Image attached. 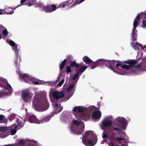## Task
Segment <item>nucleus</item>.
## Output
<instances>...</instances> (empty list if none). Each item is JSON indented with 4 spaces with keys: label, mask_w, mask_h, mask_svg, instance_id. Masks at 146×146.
<instances>
[{
    "label": "nucleus",
    "mask_w": 146,
    "mask_h": 146,
    "mask_svg": "<svg viewBox=\"0 0 146 146\" xmlns=\"http://www.w3.org/2000/svg\"><path fill=\"white\" fill-rule=\"evenodd\" d=\"M1 32H2L4 36H6L8 35V33L7 29L3 26H2L0 30V34L2 35V34H1ZM2 37V35L1 38Z\"/></svg>",
    "instance_id": "25"
},
{
    "label": "nucleus",
    "mask_w": 146,
    "mask_h": 146,
    "mask_svg": "<svg viewBox=\"0 0 146 146\" xmlns=\"http://www.w3.org/2000/svg\"><path fill=\"white\" fill-rule=\"evenodd\" d=\"M3 14L7 15H11L14 12V10H13L12 8L8 7H5L4 9H2Z\"/></svg>",
    "instance_id": "21"
},
{
    "label": "nucleus",
    "mask_w": 146,
    "mask_h": 146,
    "mask_svg": "<svg viewBox=\"0 0 146 146\" xmlns=\"http://www.w3.org/2000/svg\"><path fill=\"white\" fill-rule=\"evenodd\" d=\"M82 141L86 146H94L97 142V137L93 131H87L83 135Z\"/></svg>",
    "instance_id": "5"
},
{
    "label": "nucleus",
    "mask_w": 146,
    "mask_h": 146,
    "mask_svg": "<svg viewBox=\"0 0 146 146\" xmlns=\"http://www.w3.org/2000/svg\"><path fill=\"white\" fill-rule=\"evenodd\" d=\"M142 27L146 29V19H143L142 21Z\"/></svg>",
    "instance_id": "37"
},
{
    "label": "nucleus",
    "mask_w": 146,
    "mask_h": 146,
    "mask_svg": "<svg viewBox=\"0 0 146 146\" xmlns=\"http://www.w3.org/2000/svg\"><path fill=\"white\" fill-rule=\"evenodd\" d=\"M60 120L63 123H69L71 120V116L68 113H63L60 117Z\"/></svg>",
    "instance_id": "17"
},
{
    "label": "nucleus",
    "mask_w": 146,
    "mask_h": 146,
    "mask_svg": "<svg viewBox=\"0 0 146 146\" xmlns=\"http://www.w3.org/2000/svg\"><path fill=\"white\" fill-rule=\"evenodd\" d=\"M31 80V82L30 84L32 83L35 84H39V80L34 77H32Z\"/></svg>",
    "instance_id": "27"
},
{
    "label": "nucleus",
    "mask_w": 146,
    "mask_h": 146,
    "mask_svg": "<svg viewBox=\"0 0 146 146\" xmlns=\"http://www.w3.org/2000/svg\"><path fill=\"white\" fill-rule=\"evenodd\" d=\"M145 61H146V59L145 60Z\"/></svg>",
    "instance_id": "45"
},
{
    "label": "nucleus",
    "mask_w": 146,
    "mask_h": 146,
    "mask_svg": "<svg viewBox=\"0 0 146 146\" xmlns=\"http://www.w3.org/2000/svg\"><path fill=\"white\" fill-rule=\"evenodd\" d=\"M52 105L54 108V112L55 113L60 112L62 109V107L60 104L57 103L55 101L52 102Z\"/></svg>",
    "instance_id": "18"
},
{
    "label": "nucleus",
    "mask_w": 146,
    "mask_h": 146,
    "mask_svg": "<svg viewBox=\"0 0 146 146\" xmlns=\"http://www.w3.org/2000/svg\"><path fill=\"white\" fill-rule=\"evenodd\" d=\"M52 94L53 97L56 99H59L64 96V94L62 91H59L58 90L54 91L52 92L51 90L50 92V95Z\"/></svg>",
    "instance_id": "15"
},
{
    "label": "nucleus",
    "mask_w": 146,
    "mask_h": 146,
    "mask_svg": "<svg viewBox=\"0 0 146 146\" xmlns=\"http://www.w3.org/2000/svg\"><path fill=\"white\" fill-rule=\"evenodd\" d=\"M130 121L129 117H127L126 118L122 117H118L115 119L112 131L113 133L111 134L110 131H106V133L104 132L102 134L103 139L107 138L109 139L108 145L110 146H128L126 143H120L125 142L128 139V137L126 133L122 131L118 127H121V129L125 130L127 128V125Z\"/></svg>",
    "instance_id": "1"
},
{
    "label": "nucleus",
    "mask_w": 146,
    "mask_h": 146,
    "mask_svg": "<svg viewBox=\"0 0 146 146\" xmlns=\"http://www.w3.org/2000/svg\"><path fill=\"white\" fill-rule=\"evenodd\" d=\"M67 60L66 59H65L62 61L60 65L59 75L58 76L57 79L56 80L57 81H59L61 78L62 71L66 63Z\"/></svg>",
    "instance_id": "19"
},
{
    "label": "nucleus",
    "mask_w": 146,
    "mask_h": 146,
    "mask_svg": "<svg viewBox=\"0 0 146 146\" xmlns=\"http://www.w3.org/2000/svg\"><path fill=\"white\" fill-rule=\"evenodd\" d=\"M19 74L20 78L21 80H24L26 83H31V79L32 77L31 76L27 74L20 73L19 71Z\"/></svg>",
    "instance_id": "16"
},
{
    "label": "nucleus",
    "mask_w": 146,
    "mask_h": 146,
    "mask_svg": "<svg viewBox=\"0 0 146 146\" xmlns=\"http://www.w3.org/2000/svg\"><path fill=\"white\" fill-rule=\"evenodd\" d=\"M75 87L76 84L74 82H73L72 83L70 84L67 87L66 90V91L67 92H69L72 90V92L70 95V96L68 97V98H70L72 96L74 93V90H75Z\"/></svg>",
    "instance_id": "20"
},
{
    "label": "nucleus",
    "mask_w": 146,
    "mask_h": 146,
    "mask_svg": "<svg viewBox=\"0 0 146 146\" xmlns=\"http://www.w3.org/2000/svg\"><path fill=\"white\" fill-rule=\"evenodd\" d=\"M69 1H67L63 2L59 4L58 6H57L58 9L59 8H64L70 4Z\"/></svg>",
    "instance_id": "24"
},
{
    "label": "nucleus",
    "mask_w": 146,
    "mask_h": 146,
    "mask_svg": "<svg viewBox=\"0 0 146 146\" xmlns=\"http://www.w3.org/2000/svg\"><path fill=\"white\" fill-rule=\"evenodd\" d=\"M87 66L84 65L80 66L79 69V72L81 73H83L87 68Z\"/></svg>",
    "instance_id": "29"
},
{
    "label": "nucleus",
    "mask_w": 146,
    "mask_h": 146,
    "mask_svg": "<svg viewBox=\"0 0 146 146\" xmlns=\"http://www.w3.org/2000/svg\"><path fill=\"white\" fill-rule=\"evenodd\" d=\"M92 64L90 68V69H93L96 67L97 65V64L96 62V61L95 62H93L92 63Z\"/></svg>",
    "instance_id": "31"
},
{
    "label": "nucleus",
    "mask_w": 146,
    "mask_h": 146,
    "mask_svg": "<svg viewBox=\"0 0 146 146\" xmlns=\"http://www.w3.org/2000/svg\"><path fill=\"white\" fill-rule=\"evenodd\" d=\"M33 96V94L28 90L23 91L21 95V97L23 100L26 102H31Z\"/></svg>",
    "instance_id": "14"
},
{
    "label": "nucleus",
    "mask_w": 146,
    "mask_h": 146,
    "mask_svg": "<svg viewBox=\"0 0 146 146\" xmlns=\"http://www.w3.org/2000/svg\"><path fill=\"white\" fill-rule=\"evenodd\" d=\"M79 77V72L77 71L76 73L71 78V79L72 80H74Z\"/></svg>",
    "instance_id": "34"
},
{
    "label": "nucleus",
    "mask_w": 146,
    "mask_h": 146,
    "mask_svg": "<svg viewBox=\"0 0 146 146\" xmlns=\"http://www.w3.org/2000/svg\"><path fill=\"white\" fill-rule=\"evenodd\" d=\"M146 70V68H145V69L144 70Z\"/></svg>",
    "instance_id": "44"
},
{
    "label": "nucleus",
    "mask_w": 146,
    "mask_h": 146,
    "mask_svg": "<svg viewBox=\"0 0 146 146\" xmlns=\"http://www.w3.org/2000/svg\"><path fill=\"white\" fill-rule=\"evenodd\" d=\"M45 83H47L48 84L50 85H52L53 83L52 82L50 81L45 82Z\"/></svg>",
    "instance_id": "42"
},
{
    "label": "nucleus",
    "mask_w": 146,
    "mask_h": 146,
    "mask_svg": "<svg viewBox=\"0 0 146 146\" xmlns=\"http://www.w3.org/2000/svg\"><path fill=\"white\" fill-rule=\"evenodd\" d=\"M36 0H29L28 2L25 4L26 5H28L29 7L33 5L35 3Z\"/></svg>",
    "instance_id": "28"
},
{
    "label": "nucleus",
    "mask_w": 146,
    "mask_h": 146,
    "mask_svg": "<svg viewBox=\"0 0 146 146\" xmlns=\"http://www.w3.org/2000/svg\"><path fill=\"white\" fill-rule=\"evenodd\" d=\"M141 48L144 51H145L146 53V45H143L141 44Z\"/></svg>",
    "instance_id": "41"
},
{
    "label": "nucleus",
    "mask_w": 146,
    "mask_h": 146,
    "mask_svg": "<svg viewBox=\"0 0 146 146\" xmlns=\"http://www.w3.org/2000/svg\"><path fill=\"white\" fill-rule=\"evenodd\" d=\"M145 15H146V11H145L144 13L142 12L138 14L134 20L133 23V27L131 34V39L133 41H135L137 39V35L136 27L138 26L140 20V17L141 16L142 17H145Z\"/></svg>",
    "instance_id": "8"
},
{
    "label": "nucleus",
    "mask_w": 146,
    "mask_h": 146,
    "mask_svg": "<svg viewBox=\"0 0 146 146\" xmlns=\"http://www.w3.org/2000/svg\"><path fill=\"white\" fill-rule=\"evenodd\" d=\"M131 47L135 50L139 49V47H141V44L139 43L138 42L133 43L131 42Z\"/></svg>",
    "instance_id": "23"
},
{
    "label": "nucleus",
    "mask_w": 146,
    "mask_h": 146,
    "mask_svg": "<svg viewBox=\"0 0 146 146\" xmlns=\"http://www.w3.org/2000/svg\"><path fill=\"white\" fill-rule=\"evenodd\" d=\"M66 71L68 73H70L72 71L71 67L70 66H68L67 67Z\"/></svg>",
    "instance_id": "39"
},
{
    "label": "nucleus",
    "mask_w": 146,
    "mask_h": 146,
    "mask_svg": "<svg viewBox=\"0 0 146 146\" xmlns=\"http://www.w3.org/2000/svg\"><path fill=\"white\" fill-rule=\"evenodd\" d=\"M27 143H29L30 144L34 146L36 144L37 141L33 140H30L28 139V142Z\"/></svg>",
    "instance_id": "32"
},
{
    "label": "nucleus",
    "mask_w": 146,
    "mask_h": 146,
    "mask_svg": "<svg viewBox=\"0 0 146 146\" xmlns=\"http://www.w3.org/2000/svg\"><path fill=\"white\" fill-rule=\"evenodd\" d=\"M7 42L8 44L12 46V49L15 52L16 57L15 58L14 60V62L16 66L18 67V68H19V63L21 61L20 57H19V60L18 58L19 56V51L20 49V47L14 42L11 40H7Z\"/></svg>",
    "instance_id": "9"
},
{
    "label": "nucleus",
    "mask_w": 146,
    "mask_h": 146,
    "mask_svg": "<svg viewBox=\"0 0 146 146\" xmlns=\"http://www.w3.org/2000/svg\"><path fill=\"white\" fill-rule=\"evenodd\" d=\"M111 115H109L105 117L104 119L100 123L99 126L101 129L104 130V127H108L111 126L112 124Z\"/></svg>",
    "instance_id": "12"
},
{
    "label": "nucleus",
    "mask_w": 146,
    "mask_h": 146,
    "mask_svg": "<svg viewBox=\"0 0 146 146\" xmlns=\"http://www.w3.org/2000/svg\"><path fill=\"white\" fill-rule=\"evenodd\" d=\"M17 125L13 124L8 127L4 126L0 127V131L4 133L6 132L5 134L0 135V138L4 139L7 137L10 134L12 135H14L16 133L17 130L20 129L24 124V122H22L20 119H16Z\"/></svg>",
    "instance_id": "4"
},
{
    "label": "nucleus",
    "mask_w": 146,
    "mask_h": 146,
    "mask_svg": "<svg viewBox=\"0 0 146 146\" xmlns=\"http://www.w3.org/2000/svg\"><path fill=\"white\" fill-rule=\"evenodd\" d=\"M6 118L5 116L3 115H0V122L4 123L6 122Z\"/></svg>",
    "instance_id": "30"
},
{
    "label": "nucleus",
    "mask_w": 146,
    "mask_h": 146,
    "mask_svg": "<svg viewBox=\"0 0 146 146\" xmlns=\"http://www.w3.org/2000/svg\"><path fill=\"white\" fill-rule=\"evenodd\" d=\"M85 0H76L75 1L74 3V6L76 4H78L84 1Z\"/></svg>",
    "instance_id": "36"
},
{
    "label": "nucleus",
    "mask_w": 146,
    "mask_h": 146,
    "mask_svg": "<svg viewBox=\"0 0 146 146\" xmlns=\"http://www.w3.org/2000/svg\"><path fill=\"white\" fill-rule=\"evenodd\" d=\"M32 106L36 111H43L47 110L49 105L45 96L39 92L35 94L33 100Z\"/></svg>",
    "instance_id": "3"
},
{
    "label": "nucleus",
    "mask_w": 146,
    "mask_h": 146,
    "mask_svg": "<svg viewBox=\"0 0 146 146\" xmlns=\"http://www.w3.org/2000/svg\"><path fill=\"white\" fill-rule=\"evenodd\" d=\"M84 124L83 122L77 120H72L70 127L72 132L75 134L80 135L84 131Z\"/></svg>",
    "instance_id": "7"
},
{
    "label": "nucleus",
    "mask_w": 146,
    "mask_h": 146,
    "mask_svg": "<svg viewBox=\"0 0 146 146\" xmlns=\"http://www.w3.org/2000/svg\"><path fill=\"white\" fill-rule=\"evenodd\" d=\"M36 7L42 8L43 10L46 12H52L58 9L57 6L55 4L44 5L42 3H39L38 6Z\"/></svg>",
    "instance_id": "13"
},
{
    "label": "nucleus",
    "mask_w": 146,
    "mask_h": 146,
    "mask_svg": "<svg viewBox=\"0 0 146 146\" xmlns=\"http://www.w3.org/2000/svg\"><path fill=\"white\" fill-rule=\"evenodd\" d=\"M96 62L98 65L102 64L105 65L107 67L113 71L114 72L122 75L124 74L119 71L117 67H120L123 69H129L132 67L137 68L140 66V65L137 62L132 60H129L123 62V63L128 64H123L121 62H119L116 64V62L115 60H108L104 59H98L96 61Z\"/></svg>",
    "instance_id": "2"
},
{
    "label": "nucleus",
    "mask_w": 146,
    "mask_h": 146,
    "mask_svg": "<svg viewBox=\"0 0 146 146\" xmlns=\"http://www.w3.org/2000/svg\"><path fill=\"white\" fill-rule=\"evenodd\" d=\"M83 60L87 64L91 63L93 62V61L87 56H84L83 58Z\"/></svg>",
    "instance_id": "26"
},
{
    "label": "nucleus",
    "mask_w": 146,
    "mask_h": 146,
    "mask_svg": "<svg viewBox=\"0 0 146 146\" xmlns=\"http://www.w3.org/2000/svg\"><path fill=\"white\" fill-rule=\"evenodd\" d=\"M78 63H76L75 61L72 62L71 64V67H75L76 68L78 67L79 66Z\"/></svg>",
    "instance_id": "33"
},
{
    "label": "nucleus",
    "mask_w": 146,
    "mask_h": 146,
    "mask_svg": "<svg viewBox=\"0 0 146 146\" xmlns=\"http://www.w3.org/2000/svg\"><path fill=\"white\" fill-rule=\"evenodd\" d=\"M88 109H86L84 107L81 106H76L74 107L73 109V111L74 113L75 112H78V113L84 112L82 114L80 117L78 118L82 119L84 121H87L88 120L90 117V112H87L85 114V111H87L88 110Z\"/></svg>",
    "instance_id": "10"
},
{
    "label": "nucleus",
    "mask_w": 146,
    "mask_h": 146,
    "mask_svg": "<svg viewBox=\"0 0 146 146\" xmlns=\"http://www.w3.org/2000/svg\"><path fill=\"white\" fill-rule=\"evenodd\" d=\"M3 13L2 9H0V15L3 14Z\"/></svg>",
    "instance_id": "43"
},
{
    "label": "nucleus",
    "mask_w": 146,
    "mask_h": 146,
    "mask_svg": "<svg viewBox=\"0 0 146 146\" xmlns=\"http://www.w3.org/2000/svg\"><path fill=\"white\" fill-rule=\"evenodd\" d=\"M27 0H21V4L18 5L16 7V8L18 7L19 6L23 5V3L25 2Z\"/></svg>",
    "instance_id": "40"
},
{
    "label": "nucleus",
    "mask_w": 146,
    "mask_h": 146,
    "mask_svg": "<svg viewBox=\"0 0 146 146\" xmlns=\"http://www.w3.org/2000/svg\"><path fill=\"white\" fill-rule=\"evenodd\" d=\"M0 86L3 88L2 90L0 91V98L11 94L12 89L11 86L6 79L1 77H0Z\"/></svg>",
    "instance_id": "6"
},
{
    "label": "nucleus",
    "mask_w": 146,
    "mask_h": 146,
    "mask_svg": "<svg viewBox=\"0 0 146 146\" xmlns=\"http://www.w3.org/2000/svg\"><path fill=\"white\" fill-rule=\"evenodd\" d=\"M92 117L95 119H100L101 116V113L100 111H96L93 112L92 115Z\"/></svg>",
    "instance_id": "22"
},
{
    "label": "nucleus",
    "mask_w": 146,
    "mask_h": 146,
    "mask_svg": "<svg viewBox=\"0 0 146 146\" xmlns=\"http://www.w3.org/2000/svg\"><path fill=\"white\" fill-rule=\"evenodd\" d=\"M53 115H50L45 116L42 117L39 120H38L35 115H31L30 116L28 120V121L31 123L40 124L49 121L51 119V117Z\"/></svg>",
    "instance_id": "11"
},
{
    "label": "nucleus",
    "mask_w": 146,
    "mask_h": 146,
    "mask_svg": "<svg viewBox=\"0 0 146 146\" xmlns=\"http://www.w3.org/2000/svg\"><path fill=\"white\" fill-rule=\"evenodd\" d=\"M64 81V78H63L62 79L61 81L58 84V86H62V84L63 83Z\"/></svg>",
    "instance_id": "38"
},
{
    "label": "nucleus",
    "mask_w": 146,
    "mask_h": 146,
    "mask_svg": "<svg viewBox=\"0 0 146 146\" xmlns=\"http://www.w3.org/2000/svg\"><path fill=\"white\" fill-rule=\"evenodd\" d=\"M28 142V139L26 140H21L19 141V143L22 145H24L26 142Z\"/></svg>",
    "instance_id": "35"
}]
</instances>
